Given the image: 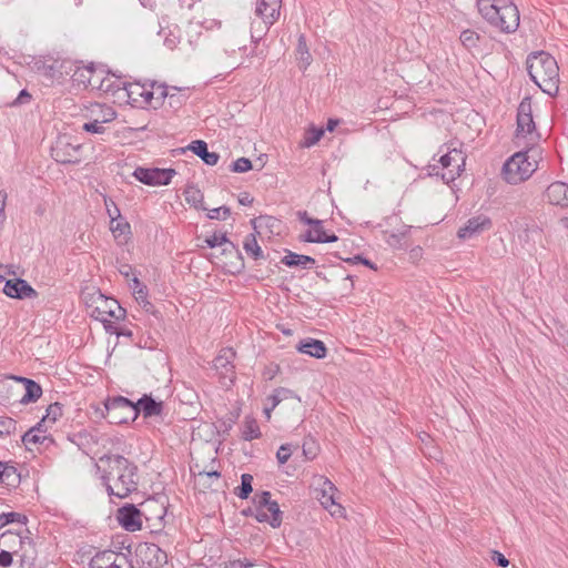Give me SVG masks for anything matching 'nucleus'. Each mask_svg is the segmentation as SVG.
Segmentation results:
<instances>
[{
	"mask_svg": "<svg viewBox=\"0 0 568 568\" xmlns=\"http://www.w3.org/2000/svg\"><path fill=\"white\" fill-rule=\"evenodd\" d=\"M103 466L102 480L110 496L125 498L138 489V466L122 455L100 457Z\"/></svg>",
	"mask_w": 568,
	"mask_h": 568,
	"instance_id": "nucleus-1",
	"label": "nucleus"
},
{
	"mask_svg": "<svg viewBox=\"0 0 568 568\" xmlns=\"http://www.w3.org/2000/svg\"><path fill=\"white\" fill-rule=\"evenodd\" d=\"M526 67L530 79L554 97L559 88V67L552 55L545 51L532 52L527 57Z\"/></svg>",
	"mask_w": 568,
	"mask_h": 568,
	"instance_id": "nucleus-2",
	"label": "nucleus"
},
{
	"mask_svg": "<svg viewBox=\"0 0 568 568\" xmlns=\"http://www.w3.org/2000/svg\"><path fill=\"white\" fill-rule=\"evenodd\" d=\"M480 16L501 32L511 33L519 27V10L510 0H477Z\"/></svg>",
	"mask_w": 568,
	"mask_h": 568,
	"instance_id": "nucleus-3",
	"label": "nucleus"
},
{
	"mask_svg": "<svg viewBox=\"0 0 568 568\" xmlns=\"http://www.w3.org/2000/svg\"><path fill=\"white\" fill-rule=\"evenodd\" d=\"M537 155L538 151L535 149L511 155L503 166L501 174L505 181L516 185L528 180L538 168Z\"/></svg>",
	"mask_w": 568,
	"mask_h": 568,
	"instance_id": "nucleus-4",
	"label": "nucleus"
},
{
	"mask_svg": "<svg viewBox=\"0 0 568 568\" xmlns=\"http://www.w3.org/2000/svg\"><path fill=\"white\" fill-rule=\"evenodd\" d=\"M242 515L254 517L258 523H267L273 528L282 524V511L277 501L271 499L270 491L256 493L253 497V505L243 509Z\"/></svg>",
	"mask_w": 568,
	"mask_h": 568,
	"instance_id": "nucleus-5",
	"label": "nucleus"
},
{
	"mask_svg": "<svg viewBox=\"0 0 568 568\" xmlns=\"http://www.w3.org/2000/svg\"><path fill=\"white\" fill-rule=\"evenodd\" d=\"M438 164L429 165V174L442 176L448 184L454 182L465 170L466 155L462 150L456 148H447L446 152L440 155Z\"/></svg>",
	"mask_w": 568,
	"mask_h": 568,
	"instance_id": "nucleus-6",
	"label": "nucleus"
},
{
	"mask_svg": "<svg viewBox=\"0 0 568 568\" xmlns=\"http://www.w3.org/2000/svg\"><path fill=\"white\" fill-rule=\"evenodd\" d=\"M104 408L106 412L105 418L110 424L114 425L126 424L130 420L133 422L139 416L135 403L123 396L108 398Z\"/></svg>",
	"mask_w": 568,
	"mask_h": 568,
	"instance_id": "nucleus-7",
	"label": "nucleus"
},
{
	"mask_svg": "<svg viewBox=\"0 0 568 568\" xmlns=\"http://www.w3.org/2000/svg\"><path fill=\"white\" fill-rule=\"evenodd\" d=\"M51 156L62 164H78L83 160V145L75 138L61 135L51 148Z\"/></svg>",
	"mask_w": 568,
	"mask_h": 568,
	"instance_id": "nucleus-8",
	"label": "nucleus"
},
{
	"mask_svg": "<svg viewBox=\"0 0 568 568\" xmlns=\"http://www.w3.org/2000/svg\"><path fill=\"white\" fill-rule=\"evenodd\" d=\"M282 8V0H258L256 3L255 13L257 17L262 19V22L254 21L252 23V29L254 30L256 26L261 27L263 23L264 27L258 30V34L255 36L254 32H252L253 39H261L262 34L265 33L271 26H273L280 18Z\"/></svg>",
	"mask_w": 568,
	"mask_h": 568,
	"instance_id": "nucleus-9",
	"label": "nucleus"
},
{
	"mask_svg": "<svg viewBox=\"0 0 568 568\" xmlns=\"http://www.w3.org/2000/svg\"><path fill=\"white\" fill-rule=\"evenodd\" d=\"M516 138L528 139L529 143H534L539 138L535 128L530 98L523 99L518 105Z\"/></svg>",
	"mask_w": 568,
	"mask_h": 568,
	"instance_id": "nucleus-10",
	"label": "nucleus"
},
{
	"mask_svg": "<svg viewBox=\"0 0 568 568\" xmlns=\"http://www.w3.org/2000/svg\"><path fill=\"white\" fill-rule=\"evenodd\" d=\"M176 174L174 169L142 168L134 170L133 176L146 185H168Z\"/></svg>",
	"mask_w": 568,
	"mask_h": 568,
	"instance_id": "nucleus-11",
	"label": "nucleus"
},
{
	"mask_svg": "<svg viewBox=\"0 0 568 568\" xmlns=\"http://www.w3.org/2000/svg\"><path fill=\"white\" fill-rule=\"evenodd\" d=\"M235 352L232 348H223L213 361V367L217 372L221 383L229 387L235 379V366L233 364Z\"/></svg>",
	"mask_w": 568,
	"mask_h": 568,
	"instance_id": "nucleus-12",
	"label": "nucleus"
},
{
	"mask_svg": "<svg viewBox=\"0 0 568 568\" xmlns=\"http://www.w3.org/2000/svg\"><path fill=\"white\" fill-rule=\"evenodd\" d=\"M74 62L67 59H48L38 65V71L51 81L61 82L70 75Z\"/></svg>",
	"mask_w": 568,
	"mask_h": 568,
	"instance_id": "nucleus-13",
	"label": "nucleus"
},
{
	"mask_svg": "<svg viewBox=\"0 0 568 568\" xmlns=\"http://www.w3.org/2000/svg\"><path fill=\"white\" fill-rule=\"evenodd\" d=\"M122 89L125 91L128 101L132 105H148L154 98V91H150L146 84L140 82H126L123 81Z\"/></svg>",
	"mask_w": 568,
	"mask_h": 568,
	"instance_id": "nucleus-14",
	"label": "nucleus"
},
{
	"mask_svg": "<svg viewBox=\"0 0 568 568\" xmlns=\"http://www.w3.org/2000/svg\"><path fill=\"white\" fill-rule=\"evenodd\" d=\"M97 303L94 313H97L95 317L101 322H106L109 317L121 320L125 316V310L114 298L99 294Z\"/></svg>",
	"mask_w": 568,
	"mask_h": 568,
	"instance_id": "nucleus-15",
	"label": "nucleus"
},
{
	"mask_svg": "<svg viewBox=\"0 0 568 568\" xmlns=\"http://www.w3.org/2000/svg\"><path fill=\"white\" fill-rule=\"evenodd\" d=\"M3 293L7 296L17 300L38 297V292L23 278L6 281Z\"/></svg>",
	"mask_w": 568,
	"mask_h": 568,
	"instance_id": "nucleus-16",
	"label": "nucleus"
},
{
	"mask_svg": "<svg viewBox=\"0 0 568 568\" xmlns=\"http://www.w3.org/2000/svg\"><path fill=\"white\" fill-rule=\"evenodd\" d=\"M493 223L490 217L487 215L480 214L474 217H470L466 224L458 230V237L463 240H468L474 236L481 234L485 231H488L491 227Z\"/></svg>",
	"mask_w": 568,
	"mask_h": 568,
	"instance_id": "nucleus-17",
	"label": "nucleus"
},
{
	"mask_svg": "<svg viewBox=\"0 0 568 568\" xmlns=\"http://www.w3.org/2000/svg\"><path fill=\"white\" fill-rule=\"evenodd\" d=\"M141 511L133 504H128L118 510V521L128 531H136L142 528Z\"/></svg>",
	"mask_w": 568,
	"mask_h": 568,
	"instance_id": "nucleus-18",
	"label": "nucleus"
},
{
	"mask_svg": "<svg viewBox=\"0 0 568 568\" xmlns=\"http://www.w3.org/2000/svg\"><path fill=\"white\" fill-rule=\"evenodd\" d=\"M336 488L332 481L328 479H324L323 488L320 494L316 495V498L321 503V505L327 509L332 516L342 515L343 507L335 501V493Z\"/></svg>",
	"mask_w": 568,
	"mask_h": 568,
	"instance_id": "nucleus-19",
	"label": "nucleus"
},
{
	"mask_svg": "<svg viewBox=\"0 0 568 568\" xmlns=\"http://www.w3.org/2000/svg\"><path fill=\"white\" fill-rule=\"evenodd\" d=\"M545 199L552 205L568 207V184L554 182L545 191Z\"/></svg>",
	"mask_w": 568,
	"mask_h": 568,
	"instance_id": "nucleus-20",
	"label": "nucleus"
},
{
	"mask_svg": "<svg viewBox=\"0 0 568 568\" xmlns=\"http://www.w3.org/2000/svg\"><path fill=\"white\" fill-rule=\"evenodd\" d=\"M311 229L303 235V241L310 243H333L338 240L335 234L328 235L323 226V221L316 220Z\"/></svg>",
	"mask_w": 568,
	"mask_h": 568,
	"instance_id": "nucleus-21",
	"label": "nucleus"
},
{
	"mask_svg": "<svg viewBox=\"0 0 568 568\" xmlns=\"http://www.w3.org/2000/svg\"><path fill=\"white\" fill-rule=\"evenodd\" d=\"M95 108H98L100 112H104V120H100V118H95L93 121L84 123L82 128L84 131H87L89 133L101 134L105 130L103 124L113 121L115 119L116 113L111 106H104L102 104H97Z\"/></svg>",
	"mask_w": 568,
	"mask_h": 568,
	"instance_id": "nucleus-22",
	"label": "nucleus"
},
{
	"mask_svg": "<svg viewBox=\"0 0 568 568\" xmlns=\"http://www.w3.org/2000/svg\"><path fill=\"white\" fill-rule=\"evenodd\" d=\"M136 409L142 412L145 418L160 416L163 412V402L155 400L151 395L144 394L136 403Z\"/></svg>",
	"mask_w": 568,
	"mask_h": 568,
	"instance_id": "nucleus-23",
	"label": "nucleus"
},
{
	"mask_svg": "<svg viewBox=\"0 0 568 568\" xmlns=\"http://www.w3.org/2000/svg\"><path fill=\"white\" fill-rule=\"evenodd\" d=\"M187 149L201 158V160L207 165L213 166L219 162L220 154L216 152H210L206 142L203 140L192 141L187 145Z\"/></svg>",
	"mask_w": 568,
	"mask_h": 568,
	"instance_id": "nucleus-24",
	"label": "nucleus"
},
{
	"mask_svg": "<svg viewBox=\"0 0 568 568\" xmlns=\"http://www.w3.org/2000/svg\"><path fill=\"white\" fill-rule=\"evenodd\" d=\"M298 352L307 354L315 358H324L327 353V348L322 341L314 338H306L300 342L297 346Z\"/></svg>",
	"mask_w": 568,
	"mask_h": 568,
	"instance_id": "nucleus-25",
	"label": "nucleus"
},
{
	"mask_svg": "<svg viewBox=\"0 0 568 568\" xmlns=\"http://www.w3.org/2000/svg\"><path fill=\"white\" fill-rule=\"evenodd\" d=\"M17 382H20L26 387V393L20 399L21 404H29L37 402L41 395H42V388L41 386L34 382L33 379L21 377V376H14L13 377Z\"/></svg>",
	"mask_w": 568,
	"mask_h": 568,
	"instance_id": "nucleus-26",
	"label": "nucleus"
},
{
	"mask_svg": "<svg viewBox=\"0 0 568 568\" xmlns=\"http://www.w3.org/2000/svg\"><path fill=\"white\" fill-rule=\"evenodd\" d=\"M281 263L288 267H303L311 268L315 265V258L308 255L297 254L291 251H287L286 255H284L281 260Z\"/></svg>",
	"mask_w": 568,
	"mask_h": 568,
	"instance_id": "nucleus-27",
	"label": "nucleus"
},
{
	"mask_svg": "<svg viewBox=\"0 0 568 568\" xmlns=\"http://www.w3.org/2000/svg\"><path fill=\"white\" fill-rule=\"evenodd\" d=\"M409 232V226L400 225L396 232H389L388 230L383 231L386 243L393 248H403L406 244V237Z\"/></svg>",
	"mask_w": 568,
	"mask_h": 568,
	"instance_id": "nucleus-28",
	"label": "nucleus"
},
{
	"mask_svg": "<svg viewBox=\"0 0 568 568\" xmlns=\"http://www.w3.org/2000/svg\"><path fill=\"white\" fill-rule=\"evenodd\" d=\"M296 60L298 62L300 69L305 70L312 62V54L306 44V38L304 34L298 36L297 47H296Z\"/></svg>",
	"mask_w": 568,
	"mask_h": 568,
	"instance_id": "nucleus-29",
	"label": "nucleus"
},
{
	"mask_svg": "<svg viewBox=\"0 0 568 568\" xmlns=\"http://www.w3.org/2000/svg\"><path fill=\"white\" fill-rule=\"evenodd\" d=\"M70 75L78 84H82L83 87L89 88V83L92 79V63L89 65L80 67L74 62V67Z\"/></svg>",
	"mask_w": 568,
	"mask_h": 568,
	"instance_id": "nucleus-30",
	"label": "nucleus"
},
{
	"mask_svg": "<svg viewBox=\"0 0 568 568\" xmlns=\"http://www.w3.org/2000/svg\"><path fill=\"white\" fill-rule=\"evenodd\" d=\"M260 426L253 417L246 416L242 427V438L244 440H253L261 437Z\"/></svg>",
	"mask_w": 568,
	"mask_h": 568,
	"instance_id": "nucleus-31",
	"label": "nucleus"
},
{
	"mask_svg": "<svg viewBox=\"0 0 568 568\" xmlns=\"http://www.w3.org/2000/svg\"><path fill=\"white\" fill-rule=\"evenodd\" d=\"M184 197L186 203L194 206L195 209H201L203 211H206L207 207L204 206V195L203 193L195 186H187L184 190Z\"/></svg>",
	"mask_w": 568,
	"mask_h": 568,
	"instance_id": "nucleus-32",
	"label": "nucleus"
},
{
	"mask_svg": "<svg viewBox=\"0 0 568 568\" xmlns=\"http://www.w3.org/2000/svg\"><path fill=\"white\" fill-rule=\"evenodd\" d=\"M0 483L14 487L20 483V475L13 466L2 463V467H0Z\"/></svg>",
	"mask_w": 568,
	"mask_h": 568,
	"instance_id": "nucleus-33",
	"label": "nucleus"
},
{
	"mask_svg": "<svg viewBox=\"0 0 568 568\" xmlns=\"http://www.w3.org/2000/svg\"><path fill=\"white\" fill-rule=\"evenodd\" d=\"M243 247H244L245 252L248 255H251L254 260L264 258L263 251H262L261 246L258 245V243L256 241V235L254 233H251L245 237Z\"/></svg>",
	"mask_w": 568,
	"mask_h": 568,
	"instance_id": "nucleus-34",
	"label": "nucleus"
},
{
	"mask_svg": "<svg viewBox=\"0 0 568 568\" xmlns=\"http://www.w3.org/2000/svg\"><path fill=\"white\" fill-rule=\"evenodd\" d=\"M22 443L28 447L29 449L31 445H38V444H44L47 440L52 443L53 439L51 435H41L34 432V429H29L21 437Z\"/></svg>",
	"mask_w": 568,
	"mask_h": 568,
	"instance_id": "nucleus-35",
	"label": "nucleus"
},
{
	"mask_svg": "<svg viewBox=\"0 0 568 568\" xmlns=\"http://www.w3.org/2000/svg\"><path fill=\"white\" fill-rule=\"evenodd\" d=\"M115 552L105 550L97 554L90 562V568H108L114 560Z\"/></svg>",
	"mask_w": 568,
	"mask_h": 568,
	"instance_id": "nucleus-36",
	"label": "nucleus"
},
{
	"mask_svg": "<svg viewBox=\"0 0 568 568\" xmlns=\"http://www.w3.org/2000/svg\"><path fill=\"white\" fill-rule=\"evenodd\" d=\"M252 483L253 476L251 474H243L241 476V485L235 488V495L241 499H247L253 491Z\"/></svg>",
	"mask_w": 568,
	"mask_h": 568,
	"instance_id": "nucleus-37",
	"label": "nucleus"
},
{
	"mask_svg": "<svg viewBox=\"0 0 568 568\" xmlns=\"http://www.w3.org/2000/svg\"><path fill=\"white\" fill-rule=\"evenodd\" d=\"M325 130L323 128L311 126L304 134L301 146L311 148L315 145L323 136Z\"/></svg>",
	"mask_w": 568,
	"mask_h": 568,
	"instance_id": "nucleus-38",
	"label": "nucleus"
},
{
	"mask_svg": "<svg viewBox=\"0 0 568 568\" xmlns=\"http://www.w3.org/2000/svg\"><path fill=\"white\" fill-rule=\"evenodd\" d=\"M205 243L209 247H216L221 245H227L223 251L236 250L234 243H232L225 234L214 233L212 236L205 239Z\"/></svg>",
	"mask_w": 568,
	"mask_h": 568,
	"instance_id": "nucleus-39",
	"label": "nucleus"
},
{
	"mask_svg": "<svg viewBox=\"0 0 568 568\" xmlns=\"http://www.w3.org/2000/svg\"><path fill=\"white\" fill-rule=\"evenodd\" d=\"M61 416H62V405L60 403L55 402L48 406L47 413L42 417V423H48L51 426Z\"/></svg>",
	"mask_w": 568,
	"mask_h": 568,
	"instance_id": "nucleus-40",
	"label": "nucleus"
},
{
	"mask_svg": "<svg viewBox=\"0 0 568 568\" xmlns=\"http://www.w3.org/2000/svg\"><path fill=\"white\" fill-rule=\"evenodd\" d=\"M11 523L26 525L28 523V518L26 515L14 511L0 514V529Z\"/></svg>",
	"mask_w": 568,
	"mask_h": 568,
	"instance_id": "nucleus-41",
	"label": "nucleus"
},
{
	"mask_svg": "<svg viewBox=\"0 0 568 568\" xmlns=\"http://www.w3.org/2000/svg\"><path fill=\"white\" fill-rule=\"evenodd\" d=\"M17 422L8 416H0V438L14 434Z\"/></svg>",
	"mask_w": 568,
	"mask_h": 568,
	"instance_id": "nucleus-42",
	"label": "nucleus"
},
{
	"mask_svg": "<svg viewBox=\"0 0 568 568\" xmlns=\"http://www.w3.org/2000/svg\"><path fill=\"white\" fill-rule=\"evenodd\" d=\"M197 477H199V483L204 488H211L212 480H217L221 477V474L217 470H210V471L201 470V471H199Z\"/></svg>",
	"mask_w": 568,
	"mask_h": 568,
	"instance_id": "nucleus-43",
	"label": "nucleus"
},
{
	"mask_svg": "<svg viewBox=\"0 0 568 568\" xmlns=\"http://www.w3.org/2000/svg\"><path fill=\"white\" fill-rule=\"evenodd\" d=\"M459 39L466 48L470 49L477 45L479 41V34L473 30L467 29L460 33Z\"/></svg>",
	"mask_w": 568,
	"mask_h": 568,
	"instance_id": "nucleus-44",
	"label": "nucleus"
},
{
	"mask_svg": "<svg viewBox=\"0 0 568 568\" xmlns=\"http://www.w3.org/2000/svg\"><path fill=\"white\" fill-rule=\"evenodd\" d=\"M122 80L112 81L110 78L103 77L100 81L101 85H98V90L103 92H116L122 89Z\"/></svg>",
	"mask_w": 568,
	"mask_h": 568,
	"instance_id": "nucleus-45",
	"label": "nucleus"
},
{
	"mask_svg": "<svg viewBox=\"0 0 568 568\" xmlns=\"http://www.w3.org/2000/svg\"><path fill=\"white\" fill-rule=\"evenodd\" d=\"M131 288L136 302L144 301L148 297V287L138 277L132 280Z\"/></svg>",
	"mask_w": 568,
	"mask_h": 568,
	"instance_id": "nucleus-46",
	"label": "nucleus"
},
{
	"mask_svg": "<svg viewBox=\"0 0 568 568\" xmlns=\"http://www.w3.org/2000/svg\"><path fill=\"white\" fill-rule=\"evenodd\" d=\"M150 91H154V98L153 99H156L158 102H162L165 98H170V99H173L174 98V94L173 93H170L169 91V88L165 85V84H159L156 85L155 82H153L151 85H150Z\"/></svg>",
	"mask_w": 568,
	"mask_h": 568,
	"instance_id": "nucleus-47",
	"label": "nucleus"
},
{
	"mask_svg": "<svg viewBox=\"0 0 568 568\" xmlns=\"http://www.w3.org/2000/svg\"><path fill=\"white\" fill-rule=\"evenodd\" d=\"M206 211H209L207 217L211 220H226L231 215V209L225 205Z\"/></svg>",
	"mask_w": 568,
	"mask_h": 568,
	"instance_id": "nucleus-48",
	"label": "nucleus"
},
{
	"mask_svg": "<svg viewBox=\"0 0 568 568\" xmlns=\"http://www.w3.org/2000/svg\"><path fill=\"white\" fill-rule=\"evenodd\" d=\"M110 230L114 234V236H120V235L129 233L130 224L128 222L119 221V220H116L115 222L111 221Z\"/></svg>",
	"mask_w": 568,
	"mask_h": 568,
	"instance_id": "nucleus-49",
	"label": "nucleus"
},
{
	"mask_svg": "<svg viewBox=\"0 0 568 568\" xmlns=\"http://www.w3.org/2000/svg\"><path fill=\"white\" fill-rule=\"evenodd\" d=\"M252 169V162L247 158H239L232 164V171L237 173H245Z\"/></svg>",
	"mask_w": 568,
	"mask_h": 568,
	"instance_id": "nucleus-50",
	"label": "nucleus"
},
{
	"mask_svg": "<svg viewBox=\"0 0 568 568\" xmlns=\"http://www.w3.org/2000/svg\"><path fill=\"white\" fill-rule=\"evenodd\" d=\"M291 455H292V445L291 444L282 445L276 453V458H277L278 464L284 465L290 459Z\"/></svg>",
	"mask_w": 568,
	"mask_h": 568,
	"instance_id": "nucleus-51",
	"label": "nucleus"
},
{
	"mask_svg": "<svg viewBox=\"0 0 568 568\" xmlns=\"http://www.w3.org/2000/svg\"><path fill=\"white\" fill-rule=\"evenodd\" d=\"M180 42V36L176 34L173 30H170L169 33H166L164 37V45L170 50L175 49Z\"/></svg>",
	"mask_w": 568,
	"mask_h": 568,
	"instance_id": "nucleus-52",
	"label": "nucleus"
},
{
	"mask_svg": "<svg viewBox=\"0 0 568 568\" xmlns=\"http://www.w3.org/2000/svg\"><path fill=\"white\" fill-rule=\"evenodd\" d=\"M303 455L312 460L316 457V454H317V448H316V445L313 440H305L303 443Z\"/></svg>",
	"mask_w": 568,
	"mask_h": 568,
	"instance_id": "nucleus-53",
	"label": "nucleus"
},
{
	"mask_svg": "<svg viewBox=\"0 0 568 568\" xmlns=\"http://www.w3.org/2000/svg\"><path fill=\"white\" fill-rule=\"evenodd\" d=\"M104 202H105L106 213H108L109 217L112 220V222H115L116 220H119L121 216V213H120L119 207L115 205V203L111 200L110 201L105 200Z\"/></svg>",
	"mask_w": 568,
	"mask_h": 568,
	"instance_id": "nucleus-54",
	"label": "nucleus"
},
{
	"mask_svg": "<svg viewBox=\"0 0 568 568\" xmlns=\"http://www.w3.org/2000/svg\"><path fill=\"white\" fill-rule=\"evenodd\" d=\"M274 392L276 393V395H278V398L281 402L291 399V398H296L297 400H301L300 397L292 389H288L285 387H278V388H275Z\"/></svg>",
	"mask_w": 568,
	"mask_h": 568,
	"instance_id": "nucleus-55",
	"label": "nucleus"
},
{
	"mask_svg": "<svg viewBox=\"0 0 568 568\" xmlns=\"http://www.w3.org/2000/svg\"><path fill=\"white\" fill-rule=\"evenodd\" d=\"M490 558L499 567L506 568L509 566V560L498 550H491Z\"/></svg>",
	"mask_w": 568,
	"mask_h": 568,
	"instance_id": "nucleus-56",
	"label": "nucleus"
},
{
	"mask_svg": "<svg viewBox=\"0 0 568 568\" xmlns=\"http://www.w3.org/2000/svg\"><path fill=\"white\" fill-rule=\"evenodd\" d=\"M103 70H98L92 64V79L89 83V88L91 89H98V85H101L100 81L103 79Z\"/></svg>",
	"mask_w": 568,
	"mask_h": 568,
	"instance_id": "nucleus-57",
	"label": "nucleus"
},
{
	"mask_svg": "<svg viewBox=\"0 0 568 568\" xmlns=\"http://www.w3.org/2000/svg\"><path fill=\"white\" fill-rule=\"evenodd\" d=\"M7 192L4 190H0V225L6 221V204H7Z\"/></svg>",
	"mask_w": 568,
	"mask_h": 568,
	"instance_id": "nucleus-58",
	"label": "nucleus"
},
{
	"mask_svg": "<svg viewBox=\"0 0 568 568\" xmlns=\"http://www.w3.org/2000/svg\"><path fill=\"white\" fill-rule=\"evenodd\" d=\"M253 566H254V564L251 560L246 559V558H244V559H236V560L230 561V567L231 568H250V567H253Z\"/></svg>",
	"mask_w": 568,
	"mask_h": 568,
	"instance_id": "nucleus-59",
	"label": "nucleus"
},
{
	"mask_svg": "<svg viewBox=\"0 0 568 568\" xmlns=\"http://www.w3.org/2000/svg\"><path fill=\"white\" fill-rule=\"evenodd\" d=\"M12 564V554L7 550L0 551V566L1 567H9Z\"/></svg>",
	"mask_w": 568,
	"mask_h": 568,
	"instance_id": "nucleus-60",
	"label": "nucleus"
},
{
	"mask_svg": "<svg viewBox=\"0 0 568 568\" xmlns=\"http://www.w3.org/2000/svg\"><path fill=\"white\" fill-rule=\"evenodd\" d=\"M74 437L78 439L74 442L78 446L89 444V439L93 438V436L87 432H80L77 435H74Z\"/></svg>",
	"mask_w": 568,
	"mask_h": 568,
	"instance_id": "nucleus-61",
	"label": "nucleus"
},
{
	"mask_svg": "<svg viewBox=\"0 0 568 568\" xmlns=\"http://www.w3.org/2000/svg\"><path fill=\"white\" fill-rule=\"evenodd\" d=\"M347 262H351V263H362V264L368 266L369 268L376 270L375 264H373L369 260H367V258H365V257H363L361 255H356L353 258H348Z\"/></svg>",
	"mask_w": 568,
	"mask_h": 568,
	"instance_id": "nucleus-62",
	"label": "nucleus"
},
{
	"mask_svg": "<svg viewBox=\"0 0 568 568\" xmlns=\"http://www.w3.org/2000/svg\"><path fill=\"white\" fill-rule=\"evenodd\" d=\"M30 100H31V94L27 90H21L16 100V103L23 104V103L29 102Z\"/></svg>",
	"mask_w": 568,
	"mask_h": 568,
	"instance_id": "nucleus-63",
	"label": "nucleus"
},
{
	"mask_svg": "<svg viewBox=\"0 0 568 568\" xmlns=\"http://www.w3.org/2000/svg\"><path fill=\"white\" fill-rule=\"evenodd\" d=\"M239 203L241 205H251L253 203V197L251 196L250 193L243 192L239 196Z\"/></svg>",
	"mask_w": 568,
	"mask_h": 568,
	"instance_id": "nucleus-64",
	"label": "nucleus"
}]
</instances>
